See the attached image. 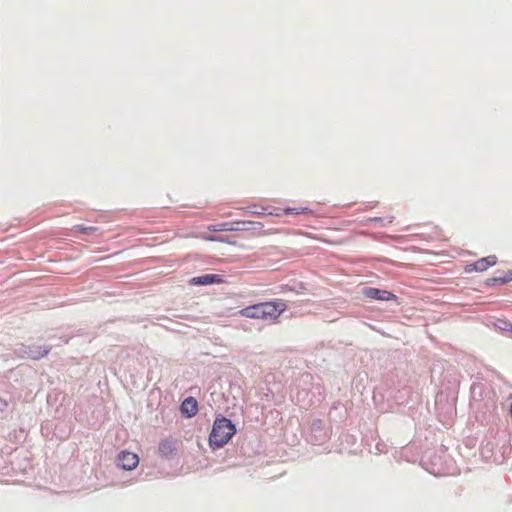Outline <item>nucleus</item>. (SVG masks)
Here are the masks:
<instances>
[{"label":"nucleus","mask_w":512,"mask_h":512,"mask_svg":"<svg viewBox=\"0 0 512 512\" xmlns=\"http://www.w3.org/2000/svg\"><path fill=\"white\" fill-rule=\"evenodd\" d=\"M286 309L287 304L285 301L274 300L243 308L238 312V315L240 317L251 319L276 320Z\"/></svg>","instance_id":"1"},{"label":"nucleus","mask_w":512,"mask_h":512,"mask_svg":"<svg viewBox=\"0 0 512 512\" xmlns=\"http://www.w3.org/2000/svg\"><path fill=\"white\" fill-rule=\"evenodd\" d=\"M235 433L236 427L229 419L218 417L214 421L209 436V445L212 448H221L228 443Z\"/></svg>","instance_id":"2"},{"label":"nucleus","mask_w":512,"mask_h":512,"mask_svg":"<svg viewBox=\"0 0 512 512\" xmlns=\"http://www.w3.org/2000/svg\"><path fill=\"white\" fill-rule=\"evenodd\" d=\"M497 263V257L495 255H489L487 257H483L479 260H477L474 263L468 264L465 266V272L471 273V272H484L488 268L496 265Z\"/></svg>","instance_id":"3"},{"label":"nucleus","mask_w":512,"mask_h":512,"mask_svg":"<svg viewBox=\"0 0 512 512\" xmlns=\"http://www.w3.org/2000/svg\"><path fill=\"white\" fill-rule=\"evenodd\" d=\"M362 294L370 299L378 300V301H395L397 300V296L392 292L387 290H382L373 287H365L362 290Z\"/></svg>","instance_id":"4"},{"label":"nucleus","mask_w":512,"mask_h":512,"mask_svg":"<svg viewBox=\"0 0 512 512\" xmlns=\"http://www.w3.org/2000/svg\"><path fill=\"white\" fill-rule=\"evenodd\" d=\"M139 464V457L136 453L122 451L118 455V465L124 470H133Z\"/></svg>","instance_id":"5"},{"label":"nucleus","mask_w":512,"mask_h":512,"mask_svg":"<svg viewBox=\"0 0 512 512\" xmlns=\"http://www.w3.org/2000/svg\"><path fill=\"white\" fill-rule=\"evenodd\" d=\"M224 279L219 274H205L202 276L193 277L189 280V284L193 286H205L211 284L223 283Z\"/></svg>","instance_id":"6"},{"label":"nucleus","mask_w":512,"mask_h":512,"mask_svg":"<svg viewBox=\"0 0 512 512\" xmlns=\"http://www.w3.org/2000/svg\"><path fill=\"white\" fill-rule=\"evenodd\" d=\"M180 411L183 416L192 418L198 413V402L194 397H187L183 400L180 406Z\"/></svg>","instance_id":"7"},{"label":"nucleus","mask_w":512,"mask_h":512,"mask_svg":"<svg viewBox=\"0 0 512 512\" xmlns=\"http://www.w3.org/2000/svg\"><path fill=\"white\" fill-rule=\"evenodd\" d=\"M512 281V270H508L503 276L492 277L487 280V285L506 284Z\"/></svg>","instance_id":"8"},{"label":"nucleus","mask_w":512,"mask_h":512,"mask_svg":"<svg viewBox=\"0 0 512 512\" xmlns=\"http://www.w3.org/2000/svg\"><path fill=\"white\" fill-rule=\"evenodd\" d=\"M208 230L211 232L230 231L233 230L229 223H221L216 225L208 226Z\"/></svg>","instance_id":"9"},{"label":"nucleus","mask_w":512,"mask_h":512,"mask_svg":"<svg viewBox=\"0 0 512 512\" xmlns=\"http://www.w3.org/2000/svg\"><path fill=\"white\" fill-rule=\"evenodd\" d=\"M48 352H49V349H41V348H39L36 351L31 350L30 351V357L32 359H40V358L46 356L48 354Z\"/></svg>","instance_id":"10"},{"label":"nucleus","mask_w":512,"mask_h":512,"mask_svg":"<svg viewBox=\"0 0 512 512\" xmlns=\"http://www.w3.org/2000/svg\"><path fill=\"white\" fill-rule=\"evenodd\" d=\"M497 327L506 333L512 334V323L511 322H498Z\"/></svg>","instance_id":"11"},{"label":"nucleus","mask_w":512,"mask_h":512,"mask_svg":"<svg viewBox=\"0 0 512 512\" xmlns=\"http://www.w3.org/2000/svg\"><path fill=\"white\" fill-rule=\"evenodd\" d=\"M285 214H303L308 212V208H287Z\"/></svg>","instance_id":"12"},{"label":"nucleus","mask_w":512,"mask_h":512,"mask_svg":"<svg viewBox=\"0 0 512 512\" xmlns=\"http://www.w3.org/2000/svg\"><path fill=\"white\" fill-rule=\"evenodd\" d=\"M75 229H77L78 231H80L82 233H90V232L96 231L95 227H84L82 225L75 226Z\"/></svg>","instance_id":"13"},{"label":"nucleus","mask_w":512,"mask_h":512,"mask_svg":"<svg viewBox=\"0 0 512 512\" xmlns=\"http://www.w3.org/2000/svg\"><path fill=\"white\" fill-rule=\"evenodd\" d=\"M8 406V402L5 399L0 398V412L4 411Z\"/></svg>","instance_id":"14"}]
</instances>
